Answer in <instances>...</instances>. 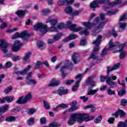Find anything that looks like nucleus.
Instances as JSON below:
<instances>
[{
  "instance_id": "f257e3e1",
  "label": "nucleus",
  "mask_w": 127,
  "mask_h": 127,
  "mask_svg": "<svg viewBox=\"0 0 127 127\" xmlns=\"http://www.w3.org/2000/svg\"><path fill=\"white\" fill-rule=\"evenodd\" d=\"M95 119L94 116H89V114L82 113H74L70 115V118L67 122L68 126H73L75 122L82 124L83 122H90Z\"/></svg>"
},
{
  "instance_id": "f03ea898",
  "label": "nucleus",
  "mask_w": 127,
  "mask_h": 127,
  "mask_svg": "<svg viewBox=\"0 0 127 127\" xmlns=\"http://www.w3.org/2000/svg\"><path fill=\"white\" fill-rule=\"evenodd\" d=\"M127 44V42L122 44H120V43L117 42L116 44H114L113 43V40L111 39L109 42V47L108 49V50H114V49H117V47H119V50L118 52L120 53V59H124L126 55V52L124 51V47H126Z\"/></svg>"
},
{
  "instance_id": "7ed1b4c3",
  "label": "nucleus",
  "mask_w": 127,
  "mask_h": 127,
  "mask_svg": "<svg viewBox=\"0 0 127 127\" xmlns=\"http://www.w3.org/2000/svg\"><path fill=\"white\" fill-rule=\"evenodd\" d=\"M94 76H91L88 78L86 80V84L89 86L88 87V91L87 92L88 96H91V95H95L97 92L99 91V88H96L93 90L94 87H96V81L93 80Z\"/></svg>"
},
{
  "instance_id": "20e7f679",
  "label": "nucleus",
  "mask_w": 127,
  "mask_h": 127,
  "mask_svg": "<svg viewBox=\"0 0 127 127\" xmlns=\"http://www.w3.org/2000/svg\"><path fill=\"white\" fill-rule=\"evenodd\" d=\"M66 63L64 65H63L60 69L61 75L64 79L68 76V73L66 72V71L68 69L72 70L73 68V64L72 62L69 61H66Z\"/></svg>"
},
{
  "instance_id": "39448f33",
  "label": "nucleus",
  "mask_w": 127,
  "mask_h": 127,
  "mask_svg": "<svg viewBox=\"0 0 127 127\" xmlns=\"http://www.w3.org/2000/svg\"><path fill=\"white\" fill-rule=\"evenodd\" d=\"M30 35L28 33L27 31H24L21 34L16 32L12 37V39H15V38H22L24 41H28Z\"/></svg>"
},
{
  "instance_id": "423d86ee",
  "label": "nucleus",
  "mask_w": 127,
  "mask_h": 127,
  "mask_svg": "<svg viewBox=\"0 0 127 127\" xmlns=\"http://www.w3.org/2000/svg\"><path fill=\"white\" fill-rule=\"evenodd\" d=\"M33 29V30H40L42 35L46 34L48 31L47 25L42 23H39L34 25Z\"/></svg>"
},
{
  "instance_id": "0eeeda50",
  "label": "nucleus",
  "mask_w": 127,
  "mask_h": 127,
  "mask_svg": "<svg viewBox=\"0 0 127 127\" xmlns=\"http://www.w3.org/2000/svg\"><path fill=\"white\" fill-rule=\"evenodd\" d=\"M32 99V94L29 92L25 96H22L19 98L17 101H16V104L22 105L28 103L30 100Z\"/></svg>"
},
{
  "instance_id": "6e6552de",
  "label": "nucleus",
  "mask_w": 127,
  "mask_h": 127,
  "mask_svg": "<svg viewBox=\"0 0 127 127\" xmlns=\"http://www.w3.org/2000/svg\"><path fill=\"white\" fill-rule=\"evenodd\" d=\"M0 48L3 52V53H4V54L8 53V43H5V41L4 40H0Z\"/></svg>"
},
{
  "instance_id": "1a4fd4ad",
  "label": "nucleus",
  "mask_w": 127,
  "mask_h": 127,
  "mask_svg": "<svg viewBox=\"0 0 127 127\" xmlns=\"http://www.w3.org/2000/svg\"><path fill=\"white\" fill-rule=\"evenodd\" d=\"M66 25L69 27V28L70 29V30H72L74 32H78V31H80L83 29L82 27H78L77 28H75L77 26V24H72V21H67Z\"/></svg>"
},
{
  "instance_id": "9d476101",
  "label": "nucleus",
  "mask_w": 127,
  "mask_h": 127,
  "mask_svg": "<svg viewBox=\"0 0 127 127\" xmlns=\"http://www.w3.org/2000/svg\"><path fill=\"white\" fill-rule=\"evenodd\" d=\"M82 78H83V75L81 74L75 76V79L78 80L75 82V85H74L71 88V91H72V92H76L77 91V89L78 88L79 86H80L79 84L82 80Z\"/></svg>"
},
{
  "instance_id": "9b49d317",
  "label": "nucleus",
  "mask_w": 127,
  "mask_h": 127,
  "mask_svg": "<svg viewBox=\"0 0 127 127\" xmlns=\"http://www.w3.org/2000/svg\"><path fill=\"white\" fill-rule=\"evenodd\" d=\"M101 39H102V36L99 35L96 40L93 42V44L96 45V47L93 48V53H96V52H98V51L100 50V47L99 45H100V43H101Z\"/></svg>"
},
{
  "instance_id": "f8f14e48",
  "label": "nucleus",
  "mask_w": 127,
  "mask_h": 127,
  "mask_svg": "<svg viewBox=\"0 0 127 127\" xmlns=\"http://www.w3.org/2000/svg\"><path fill=\"white\" fill-rule=\"evenodd\" d=\"M8 110V105L5 104L3 106L0 107V123H1L3 121V116L1 115L2 114H4Z\"/></svg>"
},
{
  "instance_id": "ddd939ff",
  "label": "nucleus",
  "mask_w": 127,
  "mask_h": 127,
  "mask_svg": "<svg viewBox=\"0 0 127 127\" xmlns=\"http://www.w3.org/2000/svg\"><path fill=\"white\" fill-rule=\"evenodd\" d=\"M22 46H23V43H20V41H15L11 49L14 52H16V51H18L20 49V48L22 47Z\"/></svg>"
},
{
  "instance_id": "4468645a",
  "label": "nucleus",
  "mask_w": 127,
  "mask_h": 127,
  "mask_svg": "<svg viewBox=\"0 0 127 127\" xmlns=\"http://www.w3.org/2000/svg\"><path fill=\"white\" fill-rule=\"evenodd\" d=\"M71 59L74 64H78L81 62V58H80V55L79 53L77 52H74L71 56Z\"/></svg>"
},
{
  "instance_id": "2eb2a0df",
  "label": "nucleus",
  "mask_w": 127,
  "mask_h": 127,
  "mask_svg": "<svg viewBox=\"0 0 127 127\" xmlns=\"http://www.w3.org/2000/svg\"><path fill=\"white\" fill-rule=\"evenodd\" d=\"M30 69H31V65H28L23 70L15 71V74L16 75H22V76H24V75H26L28 71H30Z\"/></svg>"
},
{
  "instance_id": "dca6fc26",
  "label": "nucleus",
  "mask_w": 127,
  "mask_h": 127,
  "mask_svg": "<svg viewBox=\"0 0 127 127\" xmlns=\"http://www.w3.org/2000/svg\"><path fill=\"white\" fill-rule=\"evenodd\" d=\"M107 23V21H105L104 22H101L99 24V25L98 27H97L94 32L93 33V35L94 36H96L97 35L96 32H100V31H102V28H103V26L105 25Z\"/></svg>"
},
{
  "instance_id": "f3484780",
  "label": "nucleus",
  "mask_w": 127,
  "mask_h": 127,
  "mask_svg": "<svg viewBox=\"0 0 127 127\" xmlns=\"http://www.w3.org/2000/svg\"><path fill=\"white\" fill-rule=\"evenodd\" d=\"M57 19H51L52 26L49 28L51 31H56L57 30V28L56 27V24H57Z\"/></svg>"
},
{
  "instance_id": "a211bd4d",
  "label": "nucleus",
  "mask_w": 127,
  "mask_h": 127,
  "mask_svg": "<svg viewBox=\"0 0 127 127\" xmlns=\"http://www.w3.org/2000/svg\"><path fill=\"white\" fill-rule=\"evenodd\" d=\"M106 82L110 86V89L116 88L118 83L112 80V79H109L108 80H106Z\"/></svg>"
},
{
  "instance_id": "6ab92c4d",
  "label": "nucleus",
  "mask_w": 127,
  "mask_h": 127,
  "mask_svg": "<svg viewBox=\"0 0 127 127\" xmlns=\"http://www.w3.org/2000/svg\"><path fill=\"white\" fill-rule=\"evenodd\" d=\"M15 14L17 15V17L22 19L24 17V15L26 14L25 10H18L15 12Z\"/></svg>"
},
{
  "instance_id": "aec40b11",
  "label": "nucleus",
  "mask_w": 127,
  "mask_h": 127,
  "mask_svg": "<svg viewBox=\"0 0 127 127\" xmlns=\"http://www.w3.org/2000/svg\"><path fill=\"white\" fill-rule=\"evenodd\" d=\"M32 54L31 52H27L23 58V61L29 63V62H30V59L29 58H30V56H31Z\"/></svg>"
},
{
  "instance_id": "412c9836",
  "label": "nucleus",
  "mask_w": 127,
  "mask_h": 127,
  "mask_svg": "<svg viewBox=\"0 0 127 127\" xmlns=\"http://www.w3.org/2000/svg\"><path fill=\"white\" fill-rule=\"evenodd\" d=\"M126 113L124 111L120 109H118V111L114 114H112V116H115L116 118H118L119 116L121 117H125Z\"/></svg>"
},
{
  "instance_id": "4be33fe9",
  "label": "nucleus",
  "mask_w": 127,
  "mask_h": 127,
  "mask_svg": "<svg viewBox=\"0 0 127 127\" xmlns=\"http://www.w3.org/2000/svg\"><path fill=\"white\" fill-rule=\"evenodd\" d=\"M65 1L66 2V4L67 5H69V4H71V3H73V2L74 1V0H59V4L60 5H64L65 4Z\"/></svg>"
},
{
  "instance_id": "5701e85b",
  "label": "nucleus",
  "mask_w": 127,
  "mask_h": 127,
  "mask_svg": "<svg viewBox=\"0 0 127 127\" xmlns=\"http://www.w3.org/2000/svg\"><path fill=\"white\" fill-rule=\"evenodd\" d=\"M99 3L98 2V0H94L93 1L90 3V8H92L93 10H95V8L99 6Z\"/></svg>"
},
{
  "instance_id": "b1692460",
  "label": "nucleus",
  "mask_w": 127,
  "mask_h": 127,
  "mask_svg": "<svg viewBox=\"0 0 127 127\" xmlns=\"http://www.w3.org/2000/svg\"><path fill=\"white\" fill-rule=\"evenodd\" d=\"M14 97L12 96H6L2 98V103H11L13 101Z\"/></svg>"
},
{
  "instance_id": "393cba45",
  "label": "nucleus",
  "mask_w": 127,
  "mask_h": 127,
  "mask_svg": "<svg viewBox=\"0 0 127 127\" xmlns=\"http://www.w3.org/2000/svg\"><path fill=\"white\" fill-rule=\"evenodd\" d=\"M68 92V89L64 90V88L62 87L58 90V94L59 96H62L63 95H66Z\"/></svg>"
},
{
  "instance_id": "a878e982",
  "label": "nucleus",
  "mask_w": 127,
  "mask_h": 127,
  "mask_svg": "<svg viewBox=\"0 0 127 127\" xmlns=\"http://www.w3.org/2000/svg\"><path fill=\"white\" fill-rule=\"evenodd\" d=\"M76 38H78V36L77 35H70L68 37L63 40L64 42H68V41H70V40H73L74 39H76Z\"/></svg>"
},
{
  "instance_id": "bb28decb",
  "label": "nucleus",
  "mask_w": 127,
  "mask_h": 127,
  "mask_svg": "<svg viewBox=\"0 0 127 127\" xmlns=\"http://www.w3.org/2000/svg\"><path fill=\"white\" fill-rule=\"evenodd\" d=\"M83 26H85L87 29H90V28L93 27V26H96V23H90V22H84L83 23Z\"/></svg>"
},
{
  "instance_id": "cd10ccee",
  "label": "nucleus",
  "mask_w": 127,
  "mask_h": 127,
  "mask_svg": "<svg viewBox=\"0 0 127 127\" xmlns=\"http://www.w3.org/2000/svg\"><path fill=\"white\" fill-rule=\"evenodd\" d=\"M89 59H93V60H97V61H101L102 60L101 59L99 58L98 56H96V53H92L90 55Z\"/></svg>"
},
{
  "instance_id": "c85d7f7f",
  "label": "nucleus",
  "mask_w": 127,
  "mask_h": 127,
  "mask_svg": "<svg viewBox=\"0 0 127 127\" xmlns=\"http://www.w3.org/2000/svg\"><path fill=\"white\" fill-rule=\"evenodd\" d=\"M64 11L65 13L67 14H69L70 15L72 14V13L73 12V8L72 7L68 6L65 9H64Z\"/></svg>"
},
{
  "instance_id": "c756f323",
  "label": "nucleus",
  "mask_w": 127,
  "mask_h": 127,
  "mask_svg": "<svg viewBox=\"0 0 127 127\" xmlns=\"http://www.w3.org/2000/svg\"><path fill=\"white\" fill-rule=\"evenodd\" d=\"M120 63H117L116 64H115L112 67H110L109 66L108 67V71H114L115 70H117V69H119L120 68Z\"/></svg>"
},
{
  "instance_id": "7c9ffc66",
  "label": "nucleus",
  "mask_w": 127,
  "mask_h": 127,
  "mask_svg": "<svg viewBox=\"0 0 127 127\" xmlns=\"http://www.w3.org/2000/svg\"><path fill=\"white\" fill-rule=\"evenodd\" d=\"M60 84V82L59 81H57L56 80H54L51 82L50 84H49V87H55V86H58Z\"/></svg>"
},
{
  "instance_id": "2f4dec72",
  "label": "nucleus",
  "mask_w": 127,
  "mask_h": 127,
  "mask_svg": "<svg viewBox=\"0 0 127 127\" xmlns=\"http://www.w3.org/2000/svg\"><path fill=\"white\" fill-rule=\"evenodd\" d=\"M27 84L31 86H35L37 85V81L35 79H31L27 81Z\"/></svg>"
},
{
  "instance_id": "473e14b6",
  "label": "nucleus",
  "mask_w": 127,
  "mask_h": 127,
  "mask_svg": "<svg viewBox=\"0 0 127 127\" xmlns=\"http://www.w3.org/2000/svg\"><path fill=\"white\" fill-rule=\"evenodd\" d=\"M122 3V0H116L112 3H109L110 6H115V5H118V4H121Z\"/></svg>"
},
{
  "instance_id": "72a5a7b5",
  "label": "nucleus",
  "mask_w": 127,
  "mask_h": 127,
  "mask_svg": "<svg viewBox=\"0 0 127 127\" xmlns=\"http://www.w3.org/2000/svg\"><path fill=\"white\" fill-rule=\"evenodd\" d=\"M118 12H119V10L118 9H114L112 11H108L106 13V15L111 16V15H114L116 14V13H118Z\"/></svg>"
},
{
  "instance_id": "f704fd0d",
  "label": "nucleus",
  "mask_w": 127,
  "mask_h": 127,
  "mask_svg": "<svg viewBox=\"0 0 127 127\" xmlns=\"http://www.w3.org/2000/svg\"><path fill=\"white\" fill-rule=\"evenodd\" d=\"M119 32L122 31V30H124V29H125V28H126V27L127 26V23H122L120 22L119 23Z\"/></svg>"
},
{
  "instance_id": "c9c22d12",
  "label": "nucleus",
  "mask_w": 127,
  "mask_h": 127,
  "mask_svg": "<svg viewBox=\"0 0 127 127\" xmlns=\"http://www.w3.org/2000/svg\"><path fill=\"white\" fill-rule=\"evenodd\" d=\"M84 109H90L91 112H95L96 111V107L93 105H89L84 107Z\"/></svg>"
},
{
  "instance_id": "e433bc0d",
  "label": "nucleus",
  "mask_w": 127,
  "mask_h": 127,
  "mask_svg": "<svg viewBox=\"0 0 127 127\" xmlns=\"http://www.w3.org/2000/svg\"><path fill=\"white\" fill-rule=\"evenodd\" d=\"M117 127H127V120L125 123L120 122L118 124Z\"/></svg>"
},
{
  "instance_id": "4c0bfd02",
  "label": "nucleus",
  "mask_w": 127,
  "mask_h": 127,
  "mask_svg": "<svg viewBox=\"0 0 127 127\" xmlns=\"http://www.w3.org/2000/svg\"><path fill=\"white\" fill-rule=\"evenodd\" d=\"M36 112V109L33 108H29L27 110V113L28 115H33Z\"/></svg>"
},
{
  "instance_id": "58836bf2",
  "label": "nucleus",
  "mask_w": 127,
  "mask_h": 127,
  "mask_svg": "<svg viewBox=\"0 0 127 127\" xmlns=\"http://www.w3.org/2000/svg\"><path fill=\"white\" fill-rule=\"evenodd\" d=\"M41 66H42V62L40 61L37 62L34 68L35 70H36V69H39Z\"/></svg>"
},
{
  "instance_id": "ea45409f",
  "label": "nucleus",
  "mask_w": 127,
  "mask_h": 127,
  "mask_svg": "<svg viewBox=\"0 0 127 127\" xmlns=\"http://www.w3.org/2000/svg\"><path fill=\"white\" fill-rule=\"evenodd\" d=\"M74 82V80H65L64 81L65 85H66V86H70V85H72V84Z\"/></svg>"
},
{
  "instance_id": "a19ab883",
  "label": "nucleus",
  "mask_w": 127,
  "mask_h": 127,
  "mask_svg": "<svg viewBox=\"0 0 127 127\" xmlns=\"http://www.w3.org/2000/svg\"><path fill=\"white\" fill-rule=\"evenodd\" d=\"M43 104L44 107L45 108V109L47 110H49L50 109V105H49V103H48V102H47L46 101L44 100Z\"/></svg>"
},
{
  "instance_id": "79ce46f5",
  "label": "nucleus",
  "mask_w": 127,
  "mask_h": 127,
  "mask_svg": "<svg viewBox=\"0 0 127 127\" xmlns=\"http://www.w3.org/2000/svg\"><path fill=\"white\" fill-rule=\"evenodd\" d=\"M79 34L80 35H84L87 36V35H89V31H88V29H85L83 31L79 32Z\"/></svg>"
},
{
  "instance_id": "37998d69",
  "label": "nucleus",
  "mask_w": 127,
  "mask_h": 127,
  "mask_svg": "<svg viewBox=\"0 0 127 127\" xmlns=\"http://www.w3.org/2000/svg\"><path fill=\"white\" fill-rule=\"evenodd\" d=\"M107 94L109 96H112V95H116V92L115 90H112L111 88H109L107 90Z\"/></svg>"
},
{
  "instance_id": "c03bdc74",
  "label": "nucleus",
  "mask_w": 127,
  "mask_h": 127,
  "mask_svg": "<svg viewBox=\"0 0 127 127\" xmlns=\"http://www.w3.org/2000/svg\"><path fill=\"white\" fill-rule=\"evenodd\" d=\"M126 90H121L118 91V96L119 97H123V96H125L126 95Z\"/></svg>"
},
{
  "instance_id": "a18cd8bd",
  "label": "nucleus",
  "mask_w": 127,
  "mask_h": 127,
  "mask_svg": "<svg viewBox=\"0 0 127 127\" xmlns=\"http://www.w3.org/2000/svg\"><path fill=\"white\" fill-rule=\"evenodd\" d=\"M60 38H61V35L60 34H58L55 35L54 36V40L55 41H58V40H60Z\"/></svg>"
},
{
  "instance_id": "49530a36",
  "label": "nucleus",
  "mask_w": 127,
  "mask_h": 127,
  "mask_svg": "<svg viewBox=\"0 0 127 127\" xmlns=\"http://www.w3.org/2000/svg\"><path fill=\"white\" fill-rule=\"evenodd\" d=\"M37 46L38 48L41 49L43 46H44V43L41 41H38L37 42Z\"/></svg>"
},
{
  "instance_id": "de8ad7c7",
  "label": "nucleus",
  "mask_w": 127,
  "mask_h": 127,
  "mask_svg": "<svg viewBox=\"0 0 127 127\" xmlns=\"http://www.w3.org/2000/svg\"><path fill=\"white\" fill-rule=\"evenodd\" d=\"M110 33L111 34V35H113L114 37H118V34L115 30V28H113L112 31L110 32Z\"/></svg>"
},
{
  "instance_id": "09e8293b",
  "label": "nucleus",
  "mask_w": 127,
  "mask_h": 127,
  "mask_svg": "<svg viewBox=\"0 0 127 127\" xmlns=\"http://www.w3.org/2000/svg\"><path fill=\"white\" fill-rule=\"evenodd\" d=\"M80 13H81V10H75L74 12H72L70 16H76L79 15Z\"/></svg>"
},
{
  "instance_id": "8fccbe9b",
  "label": "nucleus",
  "mask_w": 127,
  "mask_h": 127,
  "mask_svg": "<svg viewBox=\"0 0 127 127\" xmlns=\"http://www.w3.org/2000/svg\"><path fill=\"white\" fill-rule=\"evenodd\" d=\"M12 90V87L9 86L6 88V89L4 91V93H5V94H8V93H10V92H11Z\"/></svg>"
},
{
  "instance_id": "3c124183",
  "label": "nucleus",
  "mask_w": 127,
  "mask_h": 127,
  "mask_svg": "<svg viewBox=\"0 0 127 127\" xmlns=\"http://www.w3.org/2000/svg\"><path fill=\"white\" fill-rule=\"evenodd\" d=\"M60 127V125L57 123H52L49 125V127L45 126L43 127Z\"/></svg>"
},
{
  "instance_id": "603ef678",
  "label": "nucleus",
  "mask_w": 127,
  "mask_h": 127,
  "mask_svg": "<svg viewBox=\"0 0 127 127\" xmlns=\"http://www.w3.org/2000/svg\"><path fill=\"white\" fill-rule=\"evenodd\" d=\"M15 121V117L13 116H10L6 119V122H14Z\"/></svg>"
},
{
  "instance_id": "864d4df0",
  "label": "nucleus",
  "mask_w": 127,
  "mask_h": 127,
  "mask_svg": "<svg viewBox=\"0 0 127 127\" xmlns=\"http://www.w3.org/2000/svg\"><path fill=\"white\" fill-rule=\"evenodd\" d=\"M102 121V116H99L94 120L95 124H99Z\"/></svg>"
},
{
  "instance_id": "5fc2aeb1",
  "label": "nucleus",
  "mask_w": 127,
  "mask_h": 127,
  "mask_svg": "<svg viewBox=\"0 0 127 127\" xmlns=\"http://www.w3.org/2000/svg\"><path fill=\"white\" fill-rule=\"evenodd\" d=\"M35 120V118H30L28 120V125L29 126H31L32 125H33V124H34V120Z\"/></svg>"
},
{
  "instance_id": "6e6d98bb",
  "label": "nucleus",
  "mask_w": 127,
  "mask_h": 127,
  "mask_svg": "<svg viewBox=\"0 0 127 127\" xmlns=\"http://www.w3.org/2000/svg\"><path fill=\"white\" fill-rule=\"evenodd\" d=\"M40 123L41 125H45L46 124V118L45 117H42L40 120Z\"/></svg>"
},
{
  "instance_id": "4d7b16f0",
  "label": "nucleus",
  "mask_w": 127,
  "mask_h": 127,
  "mask_svg": "<svg viewBox=\"0 0 127 127\" xmlns=\"http://www.w3.org/2000/svg\"><path fill=\"white\" fill-rule=\"evenodd\" d=\"M51 10L49 9H46L42 11L43 14L44 15H47L48 13H50Z\"/></svg>"
},
{
  "instance_id": "13d9d810",
  "label": "nucleus",
  "mask_w": 127,
  "mask_h": 127,
  "mask_svg": "<svg viewBox=\"0 0 127 127\" xmlns=\"http://www.w3.org/2000/svg\"><path fill=\"white\" fill-rule=\"evenodd\" d=\"M121 106H127V100L126 99H122L121 101Z\"/></svg>"
},
{
  "instance_id": "bf43d9fd",
  "label": "nucleus",
  "mask_w": 127,
  "mask_h": 127,
  "mask_svg": "<svg viewBox=\"0 0 127 127\" xmlns=\"http://www.w3.org/2000/svg\"><path fill=\"white\" fill-rule=\"evenodd\" d=\"M20 59H21V58L19 56H14L13 57L12 60L15 62H16V61H19Z\"/></svg>"
},
{
  "instance_id": "052dcab7",
  "label": "nucleus",
  "mask_w": 127,
  "mask_h": 127,
  "mask_svg": "<svg viewBox=\"0 0 127 127\" xmlns=\"http://www.w3.org/2000/svg\"><path fill=\"white\" fill-rule=\"evenodd\" d=\"M59 108H63V109H66L69 106L68 104H59L58 105Z\"/></svg>"
},
{
  "instance_id": "680f3d73",
  "label": "nucleus",
  "mask_w": 127,
  "mask_h": 127,
  "mask_svg": "<svg viewBox=\"0 0 127 127\" xmlns=\"http://www.w3.org/2000/svg\"><path fill=\"white\" fill-rule=\"evenodd\" d=\"M127 19V14H124L123 16L120 17V21H124Z\"/></svg>"
},
{
  "instance_id": "e2e57ef3",
  "label": "nucleus",
  "mask_w": 127,
  "mask_h": 127,
  "mask_svg": "<svg viewBox=\"0 0 127 127\" xmlns=\"http://www.w3.org/2000/svg\"><path fill=\"white\" fill-rule=\"evenodd\" d=\"M64 27H65L64 26V24L61 23L57 26L56 28H57V29H63Z\"/></svg>"
},
{
  "instance_id": "0e129e2a",
  "label": "nucleus",
  "mask_w": 127,
  "mask_h": 127,
  "mask_svg": "<svg viewBox=\"0 0 127 127\" xmlns=\"http://www.w3.org/2000/svg\"><path fill=\"white\" fill-rule=\"evenodd\" d=\"M79 98L81 100H82L84 103H86V102H87L89 100V98L86 97V96H80Z\"/></svg>"
},
{
  "instance_id": "69168bd1",
  "label": "nucleus",
  "mask_w": 127,
  "mask_h": 127,
  "mask_svg": "<svg viewBox=\"0 0 127 127\" xmlns=\"http://www.w3.org/2000/svg\"><path fill=\"white\" fill-rule=\"evenodd\" d=\"M47 42H48V44L50 45L51 44H53V43H54V42H55V41L54 40V39L53 38V39H48Z\"/></svg>"
},
{
  "instance_id": "338daca9",
  "label": "nucleus",
  "mask_w": 127,
  "mask_h": 127,
  "mask_svg": "<svg viewBox=\"0 0 127 127\" xmlns=\"http://www.w3.org/2000/svg\"><path fill=\"white\" fill-rule=\"evenodd\" d=\"M106 54H107V49H104L102 51L101 57H104V56H106Z\"/></svg>"
},
{
  "instance_id": "774afa93",
  "label": "nucleus",
  "mask_w": 127,
  "mask_h": 127,
  "mask_svg": "<svg viewBox=\"0 0 127 127\" xmlns=\"http://www.w3.org/2000/svg\"><path fill=\"white\" fill-rule=\"evenodd\" d=\"M77 105V101H72L70 103V106L73 108H77L76 105Z\"/></svg>"
}]
</instances>
